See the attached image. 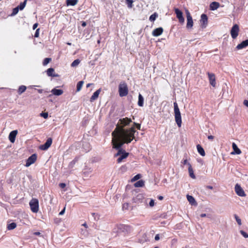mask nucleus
I'll use <instances>...</instances> for the list:
<instances>
[{
	"instance_id": "dca6fc26",
	"label": "nucleus",
	"mask_w": 248,
	"mask_h": 248,
	"mask_svg": "<svg viewBox=\"0 0 248 248\" xmlns=\"http://www.w3.org/2000/svg\"><path fill=\"white\" fill-rule=\"evenodd\" d=\"M232 147L233 150V152H232V154L240 155L241 154V150L238 148L237 146L235 143H232Z\"/></svg>"
},
{
	"instance_id": "b1692460",
	"label": "nucleus",
	"mask_w": 248,
	"mask_h": 248,
	"mask_svg": "<svg viewBox=\"0 0 248 248\" xmlns=\"http://www.w3.org/2000/svg\"><path fill=\"white\" fill-rule=\"evenodd\" d=\"M144 98L141 94H139L138 97V104L140 107H142L143 106Z\"/></svg>"
},
{
	"instance_id": "052dcab7",
	"label": "nucleus",
	"mask_w": 248,
	"mask_h": 248,
	"mask_svg": "<svg viewBox=\"0 0 248 248\" xmlns=\"http://www.w3.org/2000/svg\"><path fill=\"white\" fill-rule=\"evenodd\" d=\"M83 226H84V227H85L86 228L87 227V224L86 223L83 224Z\"/></svg>"
},
{
	"instance_id": "f3484780",
	"label": "nucleus",
	"mask_w": 248,
	"mask_h": 248,
	"mask_svg": "<svg viewBox=\"0 0 248 248\" xmlns=\"http://www.w3.org/2000/svg\"><path fill=\"white\" fill-rule=\"evenodd\" d=\"M100 92H101L100 89H99L97 90L96 91H95L93 93V94L92 96V97H91L90 101L93 102V101L96 100L98 97L99 94H100Z\"/></svg>"
},
{
	"instance_id": "864d4df0",
	"label": "nucleus",
	"mask_w": 248,
	"mask_h": 248,
	"mask_svg": "<svg viewBox=\"0 0 248 248\" xmlns=\"http://www.w3.org/2000/svg\"><path fill=\"white\" fill-rule=\"evenodd\" d=\"M188 163L187 162V160H185L184 161V164H185V165H186H186H188Z\"/></svg>"
},
{
	"instance_id": "473e14b6",
	"label": "nucleus",
	"mask_w": 248,
	"mask_h": 248,
	"mask_svg": "<svg viewBox=\"0 0 248 248\" xmlns=\"http://www.w3.org/2000/svg\"><path fill=\"white\" fill-rule=\"evenodd\" d=\"M80 63V60L78 59L75 60L71 64L72 67L77 66Z\"/></svg>"
},
{
	"instance_id": "393cba45",
	"label": "nucleus",
	"mask_w": 248,
	"mask_h": 248,
	"mask_svg": "<svg viewBox=\"0 0 248 248\" xmlns=\"http://www.w3.org/2000/svg\"><path fill=\"white\" fill-rule=\"evenodd\" d=\"M144 186V181L141 180L135 183L134 186L136 187H140Z\"/></svg>"
},
{
	"instance_id": "9b49d317",
	"label": "nucleus",
	"mask_w": 248,
	"mask_h": 248,
	"mask_svg": "<svg viewBox=\"0 0 248 248\" xmlns=\"http://www.w3.org/2000/svg\"><path fill=\"white\" fill-rule=\"evenodd\" d=\"M52 142V139L49 138L47 139L46 143L40 146V149L42 150H47L51 145Z\"/></svg>"
},
{
	"instance_id": "2f4dec72",
	"label": "nucleus",
	"mask_w": 248,
	"mask_h": 248,
	"mask_svg": "<svg viewBox=\"0 0 248 248\" xmlns=\"http://www.w3.org/2000/svg\"><path fill=\"white\" fill-rule=\"evenodd\" d=\"M157 16V14L156 13H155L150 16L149 19L151 21H154L155 20Z\"/></svg>"
},
{
	"instance_id": "aec40b11",
	"label": "nucleus",
	"mask_w": 248,
	"mask_h": 248,
	"mask_svg": "<svg viewBox=\"0 0 248 248\" xmlns=\"http://www.w3.org/2000/svg\"><path fill=\"white\" fill-rule=\"evenodd\" d=\"M47 75L49 77H56L57 75L54 74V69L52 68H48L46 71Z\"/></svg>"
},
{
	"instance_id": "a211bd4d",
	"label": "nucleus",
	"mask_w": 248,
	"mask_h": 248,
	"mask_svg": "<svg viewBox=\"0 0 248 248\" xmlns=\"http://www.w3.org/2000/svg\"><path fill=\"white\" fill-rule=\"evenodd\" d=\"M186 198H187L188 201L190 203V204H191L192 205H197L195 199L193 198V197H192V196L187 195L186 196Z\"/></svg>"
},
{
	"instance_id": "0eeeda50",
	"label": "nucleus",
	"mask_w": 248,
	"mask_h": 248,
	"mask_svg": "<svg viewBox=\"0 0 248 248\" xmlns=\"http://www.w3.org/2000/svg\"><path fill=\"white\" fill-rule=\"evenodd\" d=\"M201 26L202 29L205 28L208 24V17L205 14H202L200 20Z\"/></svg>"
},
{
	"instance_id": "7ed1b4c3",
	"label": "nucleus",
	"mask_w": 248,
	"mask_h": 248,
	"mask_svg": "<svg viewBox=\"0 0 248 248\" xmlns=\"http://www.w3.org/2000/svg\"><path fill=\"white\" fill-rule=\"evenodd\" d=\"M128 90L127 84L125 82H121L119 85V93L121 97L127 95Z\"/></svg>"
},
{
	"instance_id": "bb28decb",
	"label": "nucleus",
	"mask_w": 248,
	"mask_h": 248,
	"mask_svg": "<svg viewBox=\"0 0 248 248\" xmlns=\"http://www.w3.org/2000/svg\"><path fill=\"white\" fill-rule=\"evenodd\" d=\"M148 200H150V202H149V206L151 207H154L155 206V201L153 199H146L145 200V203L146 204L147 203V201Z\"/></svg>"
},
{
	"instance_id": "5701e85b",
	"label": "nucleus",
	"mask_w": 248,
	"mask_h": 248,
	"mask_svg": "<svg viewBox=\"0 0 248 248\" xmlns=\"http://www.w3.org/2000/svg\"><path fill=\"white\" fill-rule=\"evenodd\" d=\"M197 148L199 153L202 156H205V153L203 148L199 144L197 145Z\"/></svg>"
},
{
	"instance_id": "680f3d73",
	"label": "nucleus",
	"mask_w": 248,
	"mask_h": 248,
	"mask_svg": "<svg viewBox=\"0 0 248 248\" xmlns=\"http://www.w3.org/2000/svg\"><path fill=\"white\" fill-rule=\"evenodd\" d=\"M208 188H210V189H212L213 187L211 186H209Z\"/></svg>"
},
{
	"instance_id": "37998d69",
	"label": "nucleus",
	"mask_w": 248,
	"mask_h": 248,
	"mask_svg": "<svg viewBox=\"0 0 248 248\" xmlns=\"http://www.w3.org/2000/svg\"><path fill=\"white\" fill-rule=\"evenodd\" d=\"M134 124L136 125V127L138 129L140 130V124L134 123Z\"/></svg>"
},
{
	"instance_id": "39448f33",
	"label": "nucleus",
	"mask_w": 248,
	"mask_h": 248,
	"mask_svg": "<svg viewBox=\"0 0 248 248\" xmlns=\"http://www.w3.org/2000/svg\"><path fill=\"white\" fill-rule=\"evenodd\" d=\"M186 28L188 29H191L193 26V21L192 19V17L191 16V15L189 11L186 10Z\"/></svg>"
},
{
	"instance_id": "20e7f679",
	"label": "nucleus",
	"mask_w": 248,
	"mask_h": 248,
	"mask_svg": "<svg viewBox=\"0 0 248 248\" xmlns=\"http://www.w3.org/2000/svg\"><path fill=\"white\" fill-rule=\"evenodd\" d=\"M31 210L33 213H37L39 211V201L37 199H32L29 203Z\"/></svg>"
},
{
	"instance_id": "13d9d810",
	"label": "nucleus",
	"mask_w": 248,
	"mask_h": 248,
	"mask_svg": "<svg viewBox=\"0 0 248 248\" xmlns=\"http://www.w3.org/2000/svg\"><path fill=\"white\" fill-rule=\"evenodd\" d=\"M75 163V161H73V162H72L71 163V165H72L73 164H74Z\"/></svg>"
},
{
	"instance_id": "49530a36",
	"label": "nucleus",
	"mask_w": 248,
	"mask_h": 248,
	"mask_svg": "<svg viewBox=\"0 0 248 248\" xmlns=\"http://www.w3.org/2000/svg\"><path fill=\"white\" fill-rule=\"evenodd\" d=\"M38 24L37 23H35L33 25V30H35L36 29V28L38 27Z\"/></svg>"
},
{
	"instance_id": "6ab92c4d",
	"label": "nucleus",
	"mask_w": 248,
	"mask_h": 248,
	"mask_svg": "<svg viewBox=\"0 0 248 248\" xmlns=\"http://www.w3.org/2000/svg\"><path fill=\"white\" fill-rule=\"evenodd\" d=\"M219 6V3L217 2H212L210 5V8L211 10H217Z\"/></svg>"
},
{
	"instance_id": "58836bf2",
	"label": "nucleus",
	"mask_w": 248,
	"mask_h": 248,
	"mask_svg": "<svg viewBox=\"0 0 248 248\" xmlns=\"http://www.w3.org/2000/svg\"><path fill=\"white\" fill-rule=\"evenodd\" d=\"M18 10H19L18 7H16V8H14L13 10L12 15L14 16V15L17 14V13L18 12Z\"/></svg>"
},
{
	"instance_id": "79ce46f5",
	"label": "nucleus",
	"mask_w": 248,
	"mask_h": 248,
	"mask_svg": "<svg viewBox=\"0 0 248 248\" xmlns=\"http://www.w3.org/2000/svg\"><path fill=\"white\" fill-rule=\"evenodd\" d=\"M59 186L60 187H61L62 188H63L65 187L66 186V185L65 183H60L59 184Z\"/></svg>"
},
{
	"instance_id": "423d86ee",
	"label": "nucleus",
	"mask_w": 248,
	"mask_h": 248,
	"mask_svg": "<svg viewBox=\"0 0 248 248\" xmlns=\"http://www.w3.org/2000/svg\"><path fill=\"white\" fill-rule=\"evenodd\" d=\"M239 31V28L237 24H235L232 27L231 30V36L233 39H235L238 35Z\"/></svg>"
},
{
	"instance_id": "5fc2aeb1",
	"label": "nucleus",
	"mask_w": 248,
	"mask_h": 248,
	"mask_svg": "<svg viewBox=\"0 0 248 248\" xmlns=\"http://www.w3.org/2000/svg\"><path fill=\"white\" fill-rule=\"evenodd\" d=\"M86 22H82V26L83 27H85V26H86Z\"/></svg>"
},
{
	"instance_id": "cd10ccee",
	"label": "nucleus",
	"mask_w": 248,
	"mask_h": 248,
	"mask_svg": "<svg viewBox=\"0 0 248 248\" xmlns=\"http://www.w3.org/2000/svg\"><path fill=\"white\" fill-rule=\"evenodd\" d=\"M84 82L83 81H80L78 82L77 84V92H79L80 91L83 85Z\"/></svg>"
},
{
	"instance_id": "a18cd8bd",
	"label": "nucleus",
	"mask_w": 248,
	"mask_h": 248,
	"mask_svg": "<svg viewBox=\"0 0 248 248\" xmlns=\"http://www.w3.org/2000/svg\"><path fill=\"white\" fill-rule=\"evenodd\" d=\"M65 208H64V209L60 212L59 215L61 216L63 215L65 212Z\"/></svg>"
},
{
	"instance_id": "72a5a7b5",
	"label": "nucleus",
	"mask_w": 248,
	"mask_h": 248,
	"mask_svg": "<svg viewBox=\"0 0 248 248\" xmlns=\"http://www.w3.org/2000/svg\"><path fill=\"white\" fill-rule=\"evenodd\" d=\"M141 178V175L140 174H137L136 175H135L132 179H131V181L132 182H135L138 180H139V179H140Z\"/></svg>"
},
{
	"instance_id": "4468645a",
	"label": "nucleus",
	"mask_w": 248,
	"mask_h": 248,
	"mask_svg": "<svg viewBox=\"0 0 248 248\" xmlns=\"http://www.w3.org/2000/svg\"><path fill=\"white\" fill-rule=\"evenodd\" d=\"M163 32V29L162 27H159L155 29L152 32V34L154 36H158L162 34Z\"/></svg>"
},
{
	"instance_id": "ddd939ff",
	"label": "nucleus",
	"mask_w": 248,
	"mask_h": 248,
	"mask_svg": "<svg viewBox=\"0 0 248 248\" xmlns=\"http://www.w3.org/2000/svg\"><path fill=\"white\" fill-rule=\"evenodd\" d=\"M208 76L209 78V80L210 82V84L213 86H216V78L214 74L208 73Z\"/></svg>"
},
{
	"instance_id": "7c9ffc66",
	"label": "nucleus",
	"mask_w": 248,
	"mask_h": 248,
	"mask_svg": "<svg viewBox=\"0 0 248 248\" xmlns=\"http://www.w3.org/2000/svg\"><path fill=\"white\" fill-rule=\"evenodd\" d=\"M16 227V224L15 223H12L8 225L7 228L8 230H11L15 229Z\"/></svg>"
},
{
	"instance_id": "4c0bfd02",
	"label": "nucleus",
	"mask_w": 248,
	"mask_h": 248,
	"mask_svg": "<svg viewBox=\"0 0 248 248\" xmlns=\"http://www.w3.org/2000/svg\"><path fill=\"white\" fill-rule=\"evenodd\" d=\"M48 115L47 112H42L40 113V116L45 119H47L48 118Z\"/></svg>"
},
{
	"instance_id": "e2e57ef3",
	"label": "nucleus",
	"mask_w": 248,
	"mask_h": 248,
	"mask_svg": "<svg viewBox=\"0 0 248 248\" xmlns=\"http://www.w3.org/2000/svg\"><path fill=\"white\" fill-rule=\"evenodd\" d=\"M71 44L70 43H67V45H71Z\"/></svg>"
},
{
	"instance_id": "412c9836",
	"label": "nucleus",
	"mask_w": 248,
	"mask_h": 248,
	"mask_svg": "<svg viewBox=\"0 0 248 248\" xmlns=\"http://www.w3.org/2000/svg\"><path fill=\"white\" fill-rule=\"evenodd\" d=\"M63 91L60 89H53L51 91V93L55 95H60L63 93Z\"/></svg>"
},
{
	"instance_id": "6e6552de",
	"label": "nucleus",
	"mask_w": 248,
	"mask_h": 248,
	"mask_svg": "<svg viewBox=\"0 0 248 248\" xmlns=\"http://www.w3.org/2000/svg\"><path fill=\"white\" fill-rule=\"evenodd\" d=\"M235 191L237 195H238L239 196L241 197H245L246 196V194L245 193V191L243 189V188L241 187V186L238 184H237L235 186Z\"/></svg>"
},
{
	"instance_id": "de8ad7c7",
	"label": "nucleus",
	"mask_w": 248,
	"mask_h": 248,
	"mask_svg": "<svg viewBox=\"0 0 248 248\" xmlns=\"http://www.w3.org/2000/svg\"><path fill=\"white\" fill-rule=\"evenodd\" d=\"M155 239L156 240V241H157L159 239V234H156L155 236Z\"/></svg>"
},
{
	"instance_id": "ea45409f",
	"label": "nucleus",
	"mask_w": 248,
	"mask_h": 248,
	"mask_svg": "<svg viewBox=\"0 0 248 248\" xmlns=\"http://www.w3.org/2000/svg\"><path fill=\"white\" fill-rule=\"evenodd\" d=\"M240 233L245 237V238H248V234L246 233L245 232H244L243 230H241L240 231Z\"/></svg>"
},
{
	"instance_id": "c85d7f7f",
	"label": "nucleus",
	"mask_w": 248,
	"mask_h": 248,
	"mask_svg": "<svg viewBox=\"0 0 248 248\" xmlns=\"http://www.w3.org/2000/svg\"><path fill=\"white\" fill-rule=\"evenodd\" d=\"M26 90V87L25 86H21L19 87V89H18V93L19 94H21L23 92H24Z\"/></svg>"
},
{
	"instance_id": "4be33fe9",
	"label": "nucleus",
	"mask_w": 248,
	"mask_h": 248,
	"mask_svg": "<svg viewBox=\"0 0 248 248\" xmlns=\"http://www.w3.org/2000/svg\"><path fill=\"white\" fill-rule=\"evenodd\" d=\"M188 172H189L190 176L192 179H195L196 177L194 174V171L192 168L191 165H190V163H188Z\"/></svg>"
},
{
	"instance_id": "8fccbe9b",
	"label": "nucleus",
	"mask_w": 248,
	"mask_h": 248,
	"mask_svg": "<svg viewBox=\"0 0 248 248\" xmlns=\"http://www.w3.org/2000/svg\"><path fill=\"white\" fill-rule=\"evenodd\" d=\"M208 139L209 140H213L214 139V136H212V135H210V136H208Z\"/></svg>"
},
{
	"instance_id": "bf43d9fd",
	"label": "nucleus",
	"mask_w": 248,
	"mask_h": 248,
	"mask_svg": "<svg viewBox=\"0 0 248 248\" xmlns=\"http://www.w3.org/2000/svg\"><path fill=\"white\" fill-rule=\"evenodd\" d=\"M42 91H42V90H38V92H39V93H42Z\"/></svg>"
},
{
	"instance_id": "3c124183",
	"label": "nucleus",
	"mask_w": 248,
	"mask_h": 248,
	"mask_svg": "<svg viewBox=\"0 0 248 248\" xmlns=\"http://www.w3.org/2000/svg\"><path fill=\"white\" fill-rule=\"evenodd\" d=\"M158 199L159 200H162L163 199V197L162 196H158Z\"/></svg>"
},
{
	"instance_id": "c9c22d12",
	"label": "nucleus",
	"mask_w": 248,
	"mask_h": 248,
	"mask_svg": "<svg viewBox=\"0 0 248 248\" xmlns=\"http://www.w3.org/2000/svg\"><path fill=\"white\" fill-rule=\"evenodd\" d=\"M234 217L238 225H241L242 224L241 219L236 215L234 216Z\"/></svg>"
},
{
	"instance_id": "603ef678",
	"label": "nucleus",
	"mask_w": 248,
	"mask_h": 248,
	"mask_svg": "<svg viewBox=\"0 0 248 248\" xmlns=\"http://www.w3.org/2000/svg\"><path fill=\"white\" fill-rule=\"evenodd\" d=\"M206 216V215L205 214H202L201 215V217H205Z\"/></svg>"
},
{
	"instance_id": "f257e3e1",
	"label": "nucleus",
	"mask_w": 248,
	"mask_h": 248,
	"mask_svg": "<svg viewBox=\"0 0 248 248\" xmlns=\"http://www.w3.org/2000/svg\"><path fill=\"white\" fill-rule=\"evenodd\" d=\"M132 122L130 119L125 118L119 120L116 127L112 133V143L113 148L119 149L115 156H119L117 159L118 163H121L123 159L126 158L128 153L120 149L124 143H130L135 139L134 134L136 132L134 127L124 129V127L129 124Z\"/></svg>"
},
{
	"instance_id": "09e8293b",
	"label": "nucleus",
	"mask_w": 248,
	"mask_h": 248,
	"mask_svg": "<svg viewBox=\"0 0 248 248\" xmlns=\"http://www.w3.org/2000/svg\"><path fill=\"white\" fill-rule=\"evenodd\" d=\"M137 198H138L139 199H141L143 198V196L141 194H139L137 195Z\"/></svg>"
},
{
	"instance_id": "c756f323",
	"label": "nucleus",
	"mask_w": 248,
	"mask_h": 248,
	"mask_svg": "<svg viewBox=\"0 0 248 248\" xmlns=\"http://www.w3.org/2000/svg\"><path fill=\"white\" fill-rule=\"evenodd\" d=\"M27 0H25L23 2L21 3L20 5L17 7H18V10L20 9V10H22L25 8Z\"/></svg>"
},
{
	"instance_id": "2eb2a0df",
	"label": "nucleus",
	"mask_w": 248,
	"mask_h": 248,
	"mask_svg": "<svg viewBox=\"0 0 248 248\" xmlns=\"http://www.w3.org/2000/svg\"><path fill=\"white\" fill-rule=\"evenodd\" d=\"M247 46H248V39L243 41L240 44H238L236 46V48L237 49H241Z\"/></svg>"
},
{
	"instance_id": "4d7b16f0",
	"label": "nucleus",
	"mask_w": 248,
	"mask_h": 248,
	"mask_svg": "<svg viewBox=\"0 0 248 248\" xmlns=\"http://www.w3.org/2000/svg\"><path fill=\"white\" fill-rule=\"evenodd\" d=\"M92 83H88L87 85H86V87L87 88H88L91 85H92Z\"/></svg>"
},
{
	"instance_id": "0e129e2a",
	"label": "nucleus",
	"mask_w": 248,
	"mask_h": 248,
	"mask_svg": "<svg viewBox=\"0 0 248 248\" xmlns=\"http://www.w3.org/2000/svg\"><path fill=\"white\" fill-rule=\"evenodd\" d=\"M100 43V41H99V40H98V43Z\"/></svg>"
},
{
	"instance_id": "a19ab883",
	"label": "nucleus",
	"mask_w": 248,
	"mask_h": 248,
	"mask_svg": "<svg viewBox=\"0 0 248 248\" xmlns=\"http://www.w3.org/2000/svg\"><path fill=\"white\" fill-rule=\"evenodd\" d=\"M39 34V29H38L36 30L35 33L34 34V37H38Z\"/></svg>"
},
{
	"instance_id": "1a4fd4ad",
	"label": "nucleus",
	"mask_w": 248,
	"mask_h": 248,
	"mask_svg": "<svg viewBox=\"0 0 248 248\" xmlns=\"http://www.w3.org/2000/svg\"><path fill=\"white\" fill-rule=\"evenodd\" d=\"M37 156L36 154H33L31 156H30L26 161V163L25 166L27 167L31 166V164H33L36 160Z\"/></svg>"
},
{
	"instance_id": "9d476101",
	"label": "nucleus",
	"mask_w": 248,
	"mask_h": 248,
	"mask_svg": "<svg viewBox=\"0 0 248 248\" xmlns=\"http://www.w3.org/2000/svg\"><path fill=\"white\" fill-rule=\"evenodd\" d=\"M175 13L176 15V16L179 20V21L181 23H184L185 19L183 16V13L178 8L174 9Z\"/></svg>"
},
{
	"instance_id": "e433bc0d",
	"label": "nucleus",
	"mask_w": 248,
	"mask_h": 248,
	"mask_svg": "<svg viewBox=\"0 0 248 248\" xmlns=\"http://www.w3.org/2000/svg\"><path fill=\"white\" fill-rule=\"evenodd\" d=\"M50 61H51L50 58H45L43 62V65H46L50 62Z\"/></svg>"
},
{
	"instance_id": "a878e982",
	"label": "nucleus",
	"mask_w": 248,
	"mask_h": 248,
	"mask_svg": "<svg viewBox=\"0 0 248 248\" xmlns=\"http://www.w3.org/2000/svg\"><path fill=\"white\" fill-rule=\"evenodd\" d=\"M78 2V0H67L66 4L68 5L75 6L76 5Z\"/></svg>"
},
{
	"instance_id": "f704fd0d",
	"label": "nucleus",
	"mask_w": 248,
	"mask_h": 248,
	"mask_svg": "<svg viewBox=\"0 0 248 248\" xmlns=\"http://www.w3.org/2000/svg\"><path fill=\"white\" fill-rule=\"evenodd\" d=\"M126 3L128 5V7L129 8H132V4L133 3V0H126Z\"/></svg>"
},
{
	"instance_id": "c03bdc74",
	"label": "nucleus",
	"mask_w": 248,
	"mask_h": 248,
	"mask_svg": "<svg viewBox=\"0 0 248 248\" xmlns=\"http://www.w3.org/2000/svg\"><path fill=\"white\" fill-rule=\"evenodd\" d=\"M244 105L248 107V100H245L243 102Z\"/></svg>"
},
{
	"instance_id": "f8f14e48",
	"label": "nucleus",
	"mask_w": 248,
	"mask_h": 248,
	"mask_svg": "<svg viewBox=\"0 0 248 248\" xmlns=\"http://www.w3.org/2000/svg\"><path fill=\"white\" fill-rule=\"evenodd\" d=\"M17 133L18 131L17 130H13L10 133L8 138L12 143H14L15 141Z\"/></svg>"
},
{
	"instance_id": "f03ea898",
	"label": "nucleus",
	"mask_w": 248,
	"mask_h": 248,
	"mask_svg": "<svg viewBox=\"0 0 248 248\" xmlns=\"http://www.w3.org/2000/svg\"><path fill=\"white\" fill-rule=\"evenodd\" d=\"M174 111L175 114V120L179 127L181 126L182 118L181 113L179 108L178 107L177 104L176 102L174 103Z\"/></svg>"
},
{
	"instance_id": "6e6d98bb",
	"label": "nucleus",
	"mask_w": 248,
	"mask_h": 248,
	"mask_svg": "<svg viewBox=\"0 0 248 248\" xmlns=\"http://www.w3.org/2000/svg\"><path fill=\"white\" fill-rule=\"evenodd\" d=\"M34 234L36 235H39L40 234V232H35L34 233Z\"/></svg>"
}]
</instances>
